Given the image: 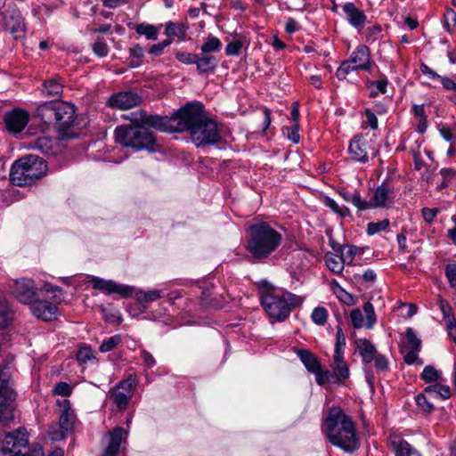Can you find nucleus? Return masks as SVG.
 Segmentation results:
<instances>
[{"label": "nucleus", "mask_w": 456, "mask_h": 456, "mask_svg": "<svg viewBox=\"0 0 456 456\" xmlns=\"http://www.w3.org/2000/svg\"><path fill=\"white\" fill-rule=\"evenodd\" d=\"M175 114L168 119L167 117L159 115H146L145 112H133L130 120L134 125L126 124L118 126L114 130L115 142L124 147L132 148L139 151L146 150L148 151H155V137L145 126L155 129L166 130L167 124L171 123L170 128L174 130L175 122L174 118Z\"/></svg>", "instance_id": "obj_1"}, {"label": "nucleus", "mask_w": 456, "mask_h": 456, "mask_svg": "<svg viewBox=\"0 0 456 456\" xmlns=\"http://www.w3.org/2000/svg\"><path fill=\"white\" fill-rule=\"evenodd\" d=\"M173 121L174 131L188 132L197 148L214 145L222 139L216 121L208 116L201 103H186L176 111Z\"/></svg>", "instance_id": "obj_2"}, {"label": "nucleus", "mask_w": 456, "mask_h": 456, "mask_svg": "<svg viewBox=\"0 0 456 456\" xmlns=\"http://www.w3.org/2000/svg\"><path fill=\"white\" fill-rule=\"evenodd\" d=\"M322 429L332 445L346 453H353L360 448L354 423L340 408L330 409Z\"/></svg>", "instance_id": "obj_3"}, {"label": "nucleus", "mask_w": 456, "mask_h": 456, "mask_svg": "<svg viewBox=\"0 0 456 456\" xmlns=\"http://www.w3.org/2000/svg\"><path fill=\"white\" fill-rule=\"evenodd\" d=\"M248 232L246 249L257 260L269 257L283 240L282 234L273 224L266 221H256L249 225Z\"/></svg>", "instance_id": "obj_4"}, {"label": "nucleus", "mask_w": 456, "mask_h": 456, "mask_svg": "<svg viewBox=\"0 0 456 456\" xmlns=\"http://www.w3.org/2000/svg\"><path fill=\"white\" fill-rule=\"evenodd\" d=\"M260 301L268 316L274 321L283 322L291 311L303 304L304 298L291 292L278 289L268 282L259 288Z\"/></svg>", "instance_id": "obj_5"}, {"label": "nucleus", "mask_w": 456, "mask_h": 456, "mask_svg": "<svg viewBox=\"0 0 456 456\" xmlns=\"http://www.w3.org/2000/svg\"><path fill=\"white\" fill-rule=\"evenodd\" d=\"M46 171L47 165L41 158L28 155L12 164L10 179L17 186L30 185L40 180Z\"/></svg>", "instance_id": "obj_6"}, {"label": "nucleus", "mask_w": 456, "mask_h": 456, "mask_svg": "<svg viewBox=\"0 0 456 456\" xmlns=\"http://www.w3.org/2000/svg\"><path fill=\"white\" fill-rule=\"evenodd\" d=\"M28 447V434L25 428H19L9 432L0 442L1 456H44L41 448L34 449L27 453Z\"/></svg>", "instance_id": "obj_7"}, {"label": "nucleus", "mask_w": 456, "mask_h": 456, "mask_svg": "<svg viewBox=\"0 0 456 456\" xmlns=\"http://www.w3.org/2000/svg\"><path fill=\"white\" fill-rule=\"evenodd\" d=\"M7 368L0 369V423L8 427L16 418V394Z\"/></svg>", "instance_id": "obj_8"}, {"label": "nucleus", "mask_w": 456, "mask_h": 456, "mask_svg": "<svg viewBox=\"0 0 456 456\" xmlns=\"http://www.w3.org/2000/svg\"><path fill=\"white\" fill-rule=\"evenodd\" d=\"M373 65L369 47L362 45L357 46L350 57L340 64L336 71V77L343 80L352 71H370Z\"/></svg>", "instance_id": "obj_9"}, {"label": "nucleus", "mask_w": 456, "mask_h": 456, "mask_svg": "<svg viewBox=\"0 0 456 456\" xmlns=\"http://www.w3.org/2000/svg\"><path fill=\"white\" fill-rule=\"evenodd\" d=\"M138 379L135 374H129L126 379L120 380L109 392V397L112 400L119 411H125L136 390Z\"/></svg>", "instance_id": "obj_10"}, {"label": "nucleus", "mask_w": 456, "mask_h": 456, "mask_svg": "<svg viewBox=\"0 0 456 456\" xmlns=\"http://www.w3.org/2000/svg\"><path fill=\"white\" fill-rule=\"evenodd\" d=\"M64 299L61 295H53L52 301L43 299H34L30 303V311L32 314L45 322H50L57 317L58 305H60Z\"/></svg>", "instance_id": "obj_11"}, {"label": "nucleus", "mask_w": 456, "mask_h": 456, "mask_svg": "<svg viewBox=\"0 0 456 456\" xmlns=\"http://www.w3.org/2000/svg\"><path fill=\"white\" fill-rule=\"evenodd\" d=\"M2 24L15 39L24 37L26 25L20 11L16 6H11L2 12Z\"/></svg>", "instance_id": "obj_12"}, {"label": "nucleus", "mask_w": 456, "mask_h": 456, "mask_svg": "<svg viewBox=\"0 0 456 456\" xmlns=\"http://www.w3.org/2000/svg\"><path fill=\"white\" fill-rule=\"evenodd\" d=\"M142 102L141 96L131 91H123L111 94L107 105L112 109L128 110L140 105Z\"/></svg>", "instance_id": "obj_13"}, {"label": "nucleus", "mask_w": 456, "mask_h": 456, "mask_svg": "<svg viewBox=\"0 0 456 456\" xmlns=\"http://www.w3.org/2000/svg\"><path fill=\"white\" fill-rule=\"evenodd\" d=\"M93 288L108 295L117 293L122 297H129L134 292V288L127 285H120L112 280H104L100 277H92Z\"/></svg>", "instance_id": "obj_14"}, {"label": "nucleus", "mask_w": 456, "mask_h": 456, "mask_svg": "<svg viewBox=\"0 0 456 456\" xmlns=\"http://www.w3.org/2000/svg\"><path fill=\"white\" fill-rule=\"evenodd\" d=\"M29 121V114L21 109H13L5 113L4 122L7 131L12 134L20 133Z\"/></svg>", "instance_id": "obj_15"}, {"label": "nucleus", "mask_w": 456, "mask_h": 456, "mask_svg": "<svg viewBox=\"0 0 456 456\" xmlns=\"http://www.w3.org/2000/svg\"><path fill=\"white\" fill-rule=\"evenodd\" d=\"M12 295L23 304H30L36 296L34 281L29 279H20L13 282Z\"/></svg>", "instance_id": "obj_16"}, {"label": "nucleus", "mask_w": 456, "mask_h": 456, "mask_svg": "<svg viewBox=\"0 0 456 456\" xmlns=\"http://www.w3.org/2000/svg\"><path fill=\"white\" fill-rule=\"evenodd\" d=\"M56 119L54 124L58 126V129L65 131L71 127L76 120L75 107L72 104L64 102H59Z\"/></svg>", "instance_id": "obj_17"}, {"label": "nucleus", "mask_w": 456, "mask_h": 456, "mask_svg": "<svg viewBox=\"0 0 456 456\" xmlns=\"http://www.w3.org/2000/svg\"><path fill=\"white\" fill-rule=\"evenodd\" d=\"M109 444L101 456H117L122 443H126L128 431L121 427H117L108 433Z\"/></svg>", "instance_id": "obj_18"}, {"label": "nucleus", "mask_w": 456, "mask_h": 456, "mask_svg": "<svg viewBox=\"0 0 456 456\" xmlns=\"http://www.w3.org/2000/svg\"><path fill=\"white\" fill-rule=\"evenodd\" d=\"M370 148L368 142L362 135H356L351 140L348 151L354 160L366 163L369 161L368 151Z\"/></svg>", "instance_id": "obj_19"}, {"label": "nucleus", "mask_w": 456, "mask_h": 456, "mask_svg": "<svg viewBox=\"0 0 456 456\" xmlns=\"http://www.w3.org/2000/svg\"><path fill=\"white\" fill-rule=\"evenodd\" d=\"M395 199L394 188L387 183H381L373 193L370 202L371 208L386 206L387 202H392Z\"/></svg>", "instance_id": "obj_20"}, {"label": "nucleus", "mask_w": 456, "mask_h": 456, "mask_svg": "<svg viewBox=\"0 0 456 456\" xmlns=\"http://www.w3.org/2000/svg\"><path fill=\"white\" fill-rule=\"evenodd\" d=\"M337 193L346 202L353 204L359 211H364L371 208L370 202L362 198L361 193L357 190L352 191L346 188H339Z\"/></svg>", "instance_id": "obj_21"}, {"label": "nucleus", "mask_w": 456, "mask_h": 456, "mask_svg": "<svg viewBox=\"0 0 456 456\" xmlns=\"http://www.w3.org/2000/svg\"><path fill=\"white\" fill-rule=\"evenodd\" d=\"M57 147L56 141L50 136H39L28 142V148L37 151L45 155L55 154Z\"/></svg>", "instance_id": "obj_22"}, {"label": "nucleus", "mask_w": 456, "mask_h": 456, "mask_svg": "<svg viewBox=\"0 0 456 456\" xmlns=\"http://www.w3.org/2000/svg\"><path fill=\"white\" fill-rule=\"evenodd\" d=\"M342 9L346 15L348 22L353 27L361 28L364 26L367 17L361 9L355 6L354 3H346Z\"/></svg>", "instance_id": "obj_23"}, {"label": "nucleus", "mask_w": 456, "mask_h": 456, "mask_svg": "<svg viewBox=\"0 0 456 456\" xmlns=\"http://www.w3.org/2000/svg\"><path fill=\"white\" fill-rule=\"evenodd\" d=\"M219 63V60L213 54L197 53L196 68L199 74H208L215 71Z\"/></svg>", "instance_id": "obj_24"}, {"label": "nucleus", "mask_w": 456, "mask_h": 456, "mask_svg": "<svg viewBox=\"0 0 456 456\" xmlns=\"http://www.w3.org/2000/svg\"><path fill=\"white\" fill-rule=\"evenodd\" d=\"M59 102H45L36 111L37 117L45 124H54Z\"/></svg>", "instance_id": "obj_25"}, {"label": "nucleus", "mask_w": 456, "mask_h": 456, "mask_svg": "<svg viewBox=\"0 0 456 456\" xmlns=\"http://www.w3.org/2000/svg\"><path fill=\"white\" fill-rule=\"evenodd\" d=\"M356 349L362 357V362L365 364L372 362L375 357L379 354L375 346L366 338L359 339L356 342Z\"/></svg>", "instance_id": "obj_26"}, {"label": "nucleus", "mask_w": 456, "mask_h": 456, "mask_svg": "<svg viewBox=\"0 0 456 456\" xmlns=\"http://www.w3.org/2000/svg\"><path fill=\"white\" fill-rule=\"evenodd\" d=\"M344 354H334L332 370L338 383H343L349 378V369L343 359Z\"/></svg>", "instance_id": "obj_27"}, {"label": "nucleus", "mask_w": 456, "mask_h": 456, "mask_svg": "<svg viewBox=\"0 0 456 456\" xmlns=\"http://www.w3.org/2000/svg\"><path fill=\"white\" fill-rule=\"evenodd\" d=\"M297 354L309 372L314 373L318 370L321 363L317 357L309 350L299 349L297 351Z\"/></svg>", "instance_id": "obj_28"}, {"label": "nucleus", "mask_w": 456, "mask_h": 456, "mask_svg": "<svg viewBox=\"0 0 456 456\" xmlns=\"http://www.w3.org/2000/svg\"><path fill=\"white\" fill-rule=\"evenodd\" d=\"M325 264L329 270L333 273L339 274L344 270L346 257L344 255H337L331 252H328L324 256Z\"/></svg>", "instance_id": "obj_29"}, {"label": "nucleus", "mask_w": 456, "mask_h": 456, "mask_svg": "<svg viewBox=\"0 0 456 456\" xmlns=\"http://www.w3.org/2000/svg\"><path fill=\"white\" fill-rule=\"evenodd\" d=\"M391 446L395 456H421L414 447L403 439L392 441Z\"/></svg>", "instance_id": "obj_30"}, {"label": "nucleus", "mask_w": 456, "mask_h": 456, "mask_svg": "<svg viewBox=\"0 0 456 456\" xmlns=\"http://www.w3.org/2000/svg\"><path fill=\"white\" fill-rule=\"evenodd\" d=\"M188 27L183 22L168 21L166 23L165 34L167 37H176L183 41L186 37Z\"/></svg>", "instance_id": "obj_31"}, {"label": "nucleus", "mask_w": 456, "mask_h": 456, "mask_svg": "<svg viewBox=\"0 0 456 456\" xmlns=\"http://www.w3.org/2000/svg\"><path fill=\"white\" fill-rule=\"evenodd\" d=\"M63 90V85L59 77H52L43 84V94L47 96H60Z\"/></svg>", "instance_id": "obj_32"}, {"label": "nucleus", "mask_w": 456, "mask_h": 456, "mask_svg": "<svg viewBox=\"0 0 456 456\" xmlns=\"http://www.w3.org/2000/svg\"><path fill=\"white\" fill-rule=\"evenodd\" d=\"M12 320V314L8 302L0 297V330L6 328Z\"/></svg>", "instance_id": "obj_33"}, {"label": "nucleus", "mask_w": 456, "mask_h": 456, "mask_svg": "<svg viewBox=\"0 0 456 456\" xmlns=\"http://www.w3.org/2000/svg\"><path fill=\"white\" fill-rule=\"evenodd\" d=\"M222 48V42L219 38L214 36H208L204 44L200 46V51L203 53L212 54L213 53H217Z\"/></svg>", "instance_id": "obj_34"}, {"label": "nucleus", "mask_w": 456, "mask_h": 456, "mask_svg": "<svg viewBox=\"0 0 456 456\" xmlns=\"http://www.w3.org/2000/svg\"><path fill=\"white\" fill-rule=\"evenodd\" d=\"M324 205L331 209L334 213H336L339 217L345 218L346 216H351L350 209L346 206H339L333 199L330 197H324L323 199Z\"/></svg>", "instance_id": "obj_35"}, {"label": "nucleus", "mask_w": 456, "mask_h": 456, "mask_svg": "<svg viewBox=\"0 0 456 456\" xmlns=\"http://www.w3.org/2000/svg\"><path fill=\"white\" fill-rule=\"evenodd\" d=\"M388 84V80L386 77L375 80V81H368L367 86L370 89V97L374 98L379 94H385L387 92V86Z\"/></svg>", "instance_id": "obj_36"}, {"label": "nucleus", "mask_w": 456, "mask_h": 456, "mask_svg": "<svg viewBox=\"0 0 456 456\" xmlns=\"http://www.w3.org/2000/svg\"><path fill=\"white\" fill-rule=\"evenodd\" d=\"M163 296L162 290H138L135 294L136 299L141 303H149L161 298Z\"/></svg>", "instance_id": "obj_37"}, {"label": "nucleus", "mask_w": 456, "mask_h": 456, "mask_svg": "<svg viewBox=\"0 0 456 456\" xmlns=\"http://www.w3.org/2000/svg\"><path fill=\"white\" fill-rule=\"evenodd\" d=\"M137 34L145 36L149 40H156L158 38V28L154 25L141 23L134 27Z\"/></svg>", "instance_id": "obj_38"}, {"label": "nucleus", "mask_w": 456, "mask_h": 456, "mask_svg": "<svg viewBox=\"0 0 456 456\" xmlns=\"http://www.w3.org/2000/svg\"><path fill=\"white\" fill-rule=\"evenodd\" d=\"M76 421L75 412H61L59 419V426L64 430L71 433Z\"/></svg>", "instance_id": "obj_39"}, {"label": "nucleus", "mask_w": 456, "mask_h": 456, "mask_svg": "<svg viewBox=\"0 0 456 456\" xmlns=\"http://www.w3.org/2000/svg\"><path fill=\"white\" fill-rule=\"evenodd\" d=\"M130 61L129 64L131 67H139L142 64V57L144 55L143 49L139 45H135L129 49Z\"/></svg>", "instance_id": "obj_40"}, {"label": "nucleus", "mask_w": 456, "mask_h": 456, "mask_svg": "<svg viewBox=\"0 0 456 456\" xmlns=\"http://www.w3.org/2000/svg\"><path fill=\"white\" fill-rule=\"evenodd\" d=\"M121 341H122V338H121L120 335H114L110 338L104 339L102 342V344L99 347V350L102 353L110 352V351L113 350L118 344H120Z\"/></svg>", "instance_id": "obj_41"}, {"label": "nucleus", "mask_w": 456, "mask_h": 456, "mask_svg": "<svg viewBox=\"0 0 456 456\" xmlns=\"http://www.w3.org/2000/svg\"><path fill=\"white\" fill-rule=\"evenodd\" d=\"M312 321L317 325H324L328 318V311L323 306L315 307L311 315Z\"/></svg>", "instance_id": "obj_42"}, {"label": "nucleus", "mask_w": 456, "mask_h": 456, "mask_svg": "<svg viewBox=\"0 0 456 456\" xmlns=\"http://www.w3.org/2000/svg\"><path fill=\"white\" fill-rule=\"evenodd\" d=\"M363 311L366 316L365 327L367 329H371L376 323V314L373 305L370 302H366L363 305Z\"/></svg>", "instance_id": "obj_43"}, {"label": "nucleus", "mask_w": 456, "mask_h": 456, "mask_svg": "<svg viewBox=\"0 0 456 456\" xmlns=\"http://www.w3.org/2000/svg\"><path fill=\"white\" fill-rule=\"evenodd\" d=\"M389 227V220L383 219L379 222H370L367 224V233L368 235H373L381 231H386Z\"/></svg>", "instance_id": "obj_44"}, {"label": "nucleus", "mask_w": 456, "mask_h": 456, "mask_svg": "<svg viewBox=\"0 0 456 456\" xmlns=\"http://www.w3.org/2000/svg\"><path fill=\"white\" fill-rule=\"evenodd\" d=\"M72 394V387L67 382L61 381L55 384L53 389V395H61L62 397H69Z\"/></svg>", "instance_id": "obj_45"}, {"label": "nucleus", "mask_w": 456, "mask_h": 456, "mask_svg": "<svg viewBox=\"0 0 456 456\" xmlns=\"http://www.w3.org/2000/svg\"><path fill=\"white\" fill-rule=\"evenodd\" d=\"M405 337L410 349L420 350L421 340L417 337L412 328L406 330Z\"/></svg>", "instance_id": "obj_46"}, {"label": "nucleus", "mask_w": 456, "mask_h": 456, "mask_svg": "<svg viewBox=\"0 0 456 456\" xmlns=\"http://www.w3.org/2000/svg\"><path fill=\"white\" fill-rule=\"evenodd\" d=\"M346 337L340 326L337 327L336 344L334 354H344Z\"/></svg>", "instance_id": "obj_47"}, {"label": "nucleus", "mask_w": 456, "mask_h": 456, "mask_svg": "<svg viewBox=\"0 0 456 456\" xmlns=\"http://www.w3.org/2000/svg\"><path fill=\"white\" fill-rule=\"evenodd\" d=\"M69 432L58 426H51L48 431V436L52 441H61L66 437Z\"/></svg>", "instance_id": "obj_48"}, {"label": "nucleus", "mask_w": 456, "mask_h": 456, "mask_svg": "<svg viewBox=\"0 0 456 456\" xmlns=\"http://www.w3.org/2000/svg\"><path fill=\"white\" fill-rule=\"evenodd\" d=\"M314 374L315 375L317 384L320 386H324L325 384L330 382V379L333 378V374L328 370H323L322 366H320L318 370L314 372Z\"/></svg>", "instance_id": "obj_49"}, {"label": "nucleus", "mask_w": 456, "mask_h": 456, "mask_svg": "<svg viewBox=\"0 0 456 456\" xmlns=\"http://www.w3.org/2000/svg\"><path fill=\"white\" fill-rule=\"evenodd\" d=\"M416 403L427 413L431 412L434 410L433 403L429 402L428 395L425 394H419L415 397Z\"/></svg>", "instance_id": "obj_50"}, {"label": "nucleus", "mask_w": 456, "mask_h": 456, "mask_svg": "<svg viewBox=\"0 0 456 456\" xmlns=\"http://www.w3.org/2000/svg\"><path fill=\"white\" fill-rule=\"evenodd\" d=\"M94 53L99 57H105L108 55L109 48L103 38H98L93 45Z\"/></svg>", "instance_id": "obj_51"}, {"label": "nucleus", "mask_w": 456, "mask_h": 456, "mask_svg": "<svg viewBox=\"0 0 456 456\" xmlns=\"http://www.w3.org/2000/svg\"><path fill=\"white\" fill-rule=\"evenodd\" d=\"M243 46L241 40H233L227 44L225 47V54L228 56H237L240 54Z\"/></svg>", "instance_id": "obj_52"}, {"label": "nucleus", "mask_w": 456, "mask_h": 456, "mask_svg": "<svg viewBox=\"0 0 456 456\" xmlns=\"http://www.w3.org/2000/svg\"><path fill=\"white\" fill-rule=\"evenodd\" d=\"M175 58L183 64L191 65L196 64L197 53H191L187 52H177Z\"/></svg>", "instance_id": "obj_53"}, {"label": "nucleus", "mask_w": 456, "mask_h": 456, "mask_svg": "<svg viewBox=\"0 0 456 456\" xmlns=\"http://www.w3.org/2000/svg\"><path fill=\"white\" fill-rule=\"evenodd\" d=\"M350 320L353 327L355 329H360L363 326V315L359 308L351 311Z\"/></svg>", "instance_id": "obj_54"}, {"label": "nucleus", "mask_w": 456, "mask_h": 456, "mask_svg": "<svg viewBox=\"0 0 456 456\" xmlns=\"http://www.w3.org/2000/svg\"><path fill=\"white\" fill-rule=\"evenodd\" d=\"M420 377L426 382H434L438 379V373L433 366L428 365L424 368Z\"/></svg>", "instance_id": "obj_55"}, {"label": "nucleus", "mask_w": 456, "mask_h": 456, "mask_svg": "<svg viewBox=\"0 0 456 456\" xmlns=\"http://www.w3.org/2000/svg\"><path fill=\"white\" fill-rule=\"evenodd\" d=\"M93 358V352L90 347L84 346L78 349L77 353V360L80 364L86 363Z\"/></svg>", "instance_id": "obj_56"}, {"label": "nucleus", "mask_w": 456, "mask_h": 456, "mask_svg": "<svg viewBox=\"0 0 456 456\" xmlns=\"http://www.w3.org/2000/svg\"><path fill=\"white\" fill-rule=\"evenodd\" d=\"M444 271L451 287L456 288V263L446 265Z\"/></svg>", "instance_id": "obj_57"}, {"label": "nucleus", "mask_w": 456, "mask_h": 456, "mask_svg": "<svg viewBox=\"0 0 456 456\" xmlns=\"http://www.w3.org/2000/svg\"><path fill=\"white\" fill-rule=\"evenodd\" d=\"M373 362H374V367L376 368V370L378 371H385V370H388L387 358L381 354H379L375 357V359L373 360Z\"/></svg>", "instance_id": "obj_58"}, {"label": "nucleus", "mask_w": 456, "mask_h": 456, "mask_svg": "<svg viewBox=\"0 0 456 456\" xmlns=\"http://www.w3.org/2000/svg\"><path fill=\"white\" fill-rule=\"evenodd\" d=\"M428 393L436 392L443 399H448L451 396V389L448 386L436 384L432 390L427 391Z\"/></svg>", "instance_id": "obj_59"}, {"label": "nucleus", "mask_w": 456, "mask_h": 456, "mask_svg": "<svg viewBox=\"0 0 456 456\" xmlns=\"http://www.w3.org/2000/svg\"><path fill=\"white\" fill-rule=\"evenodd\" d=\"M439 308L442 312L444 320L449 319L450 317L454 316L452 313V307L448 301L444 298H439L438 300Z\"/></svg>", "instance_id": "obj_60"}, {"label": "nucleus", "mask_w": 456, "mask_h": 456, "mask_svg": "<svg viewBox=\"0 0 456 456\" xmlns=\"http://www.w3.org/2000/svg\"><path fill=\"white\" fill-rule=\"evenodd\" d=\"M382 29L379 25H374L372 27H369L366 30V39L368 42H373L378 39L380 35Z\"/></svg>", "instance_id": "obj_61"}, {"label": "nucleus", "mask_w": 456, "mask_h": 456, "mask_svg": "<svg viewBox=\"0 0 456 456\" xmlns=\"http://www.w3.org/2000/svg\"><path fill=\"white\" fill-rule=\"evenodd\" d=\"M438 213V208H423L421 210L422 216L428 224H431Z\"/></svg>", "instance_id": "obj_62"}, {"label": "nucleus", "mask_w": 456, "mask_h": 456, "mask_svg": "<svg viewBox=\"0 0 456 456\" xmlns=\"http://www.w3.org/2000/svg\"><path fill=\"white\" fill-rule=\"evenodd\" d=\"M446 322V330L448 335L452 337L456 343V319L454 316L450 317L449 319L444 320Z\"/></svg>", "instance_id": "obj_63"}, {"label": "nucleus", "mask_w": 456, "mask_h": 456, "mask_svg": "<svg viewBox=\"0 0 456 456\" xmlns=\"http://www.w3.org/2000/svg\"><path fill=\"white\" fill-rule=\"evenodd\" d=\"M444 25L447 28L456 25V12L452 9H447L444 15Z\"/></svg>", "instance_id": "obj_64"}]
</instances>
